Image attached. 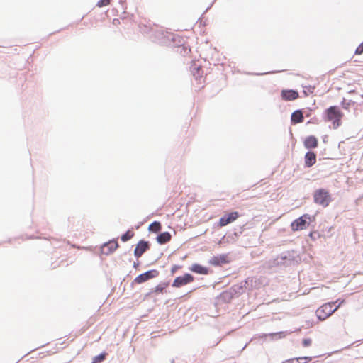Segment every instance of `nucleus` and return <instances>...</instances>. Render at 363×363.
Segmentation results:
<instances>
[{
	"label": "nucleus",
	"instance_id": "0eeeda50",
	"mask_svg": "<svg viewBox=\"0 0 363 363\" xmlns=\"http://www.w3.org/2000/svg\"><path fill=\"white\" fill-rule=\"evenodd\" d=\"M158 275V272L156 270H150L145 273L141 274L135 277L134 281L137 284L143 283L152 278H154Z\"/></svg>",
	"mask_w": 363,
	"mask_h": 363
},
{
	"label": "nucleus",
	"instance_id": "20e7f679",
	"mask_svg": "<svg viewBox=\"0 0 363 363\" xmlns=\"http://www.w3.org/2000/svg\"><path fill=\"white\" fill-rule=\"evenodd\" d=\"M307 220H311V216L308 214H303L301 217L294 220L291 223V230L296 232L306 229L309 225Z\"/></svg>",
	"mask_w": 363,
	"mask_h": 363
},
{
	"label": "nucleus",
	"instance_id": "ddd939ff",
	"mask_svg": "<svg viewBox=\"0 0 363 363\" xmlns=\"http://www.w3.org/2000/svg\"><path fill=\"white\" fill-rule=\"evenodd\" d=\"M303 145L307 149L316 148L318 145V139L313 135L308 136L305 139Z\"/></svg>",
	"mask_w": 363,
	"mask_h": 363
},
{
	"label": "nucleus",
	"instance_id": "a878e982",
	"mask_svg": "<svg viewBox=\"0 0 363 363\" xmlns=\"http://www.w3.org/2000/svg\"><path fill=\"white\" fill-rule=\"evenodd\" d=\"M164 289V287L157 286L155 289V291L162 294V293H163Z\"/></svg>",
	"mask_w": 363,
	"mask_h": 363
},
{
	"label": "nucleus",
	"instance_id": "a211bd4d",
	"mask_svg": "<svg viewBox=\"0 0 363 363\" xmlns=\"http://www.w3.org/2000/svg\"><path fill=\"white\" fill-rule=\"evenodd\" d=\"M161 223L158 221L153 222L148 227L149 230L153 233H158L161 230Z\"/></svg>",
	"mask_w": 363,
	"mask_h": 363
},
{
	"label": "nucleus",
	"instance_id": "b1692460",
	"mask_svg": "<svg viewBox=\"0 0 363 363\" xmlns=\"http://www.w3.org/2000/svg\"><path fill=\"white\" fill-rule=\"evenodd\" d=\"M311 344V340L310 338H306L303 340V345L304 347H308Z\"/></svg>",
	"mask_w": 363,
	"mask_h": 363
},
{
	"label": "nucleus",
	"instance_id": "6ab92c4d",
	"mask_svg": "<svg viewBox=\"0 0 363 363\" xmlns=\"http://www.w3.org/2000/svg\"><path fill=\"white\" fill-rule=\"evenodd\" d=\"M134 235H135L134 232L129 230L121 236V240L123 242H126V241L132 239L134 237Z\"/></svg>",
	"mask_w": 363,
	"mask_h": 363
},
{
	"label": "nucleus",
	"instance_id": "5701e85b",
	"mask_svg": "<svg viewBox=\"0 0 363 363\" xmlns=\"http://www.w3.org/2000/svg\"><path fill=\"white\" fill-rule=\"evenodd\" d=\"M307 359L311 360V357H300V358L296 359L295 363H305V362H303V361H305Z\"/></svg>",
	"mask_w": 363,
	"mask_h": 363
},
{
	"label": "nucleus",
	"instance_id": "2eb2a0df",
	"mask_svg": "<svg viewBox=\"0 0 363 363\" xmlns=\"http://www.w3.org/2000/svg\"><path fill=\"white\" fill-rule=\"evenodd\" d=\"M191 272L199 274H208V269L199 264H194L189 269Z\"/></svg>",
	"mask_w": 363,
	"mask_h": 363
},
{
	"label": "nucleus",
	"instance_id": "7ed1b4c3",
	"mask_svg": "<svg viewBox=\"0 0 363 363\" xmlns=\"http://www.w3.org/2000/svg\"><path fill=\"white\" fill-rule=\"evenodd\" d=\"M335 304V302L328 303L318 308L315 311L317 318L322 321L327 319L338 308V306L334 307Z\"/></svg>",
	"mask_w": 363,
	"mask_h": 363
},
{
	"label": "nucleus",
	"instance_id": "4468645a",
	"mask_svg": "<svg viewBox=\"0 0 363 363\" xmlns=\"http://www.w3.org/2000/svg\"><path fill=\"white\" fill-rule=\"evenodd\" d=\"M305 166L311 167L316 162V155L313 152H308L305 155Z\"/></svg>",
	"mask_w": 363,
	"mask_h": 363
},
{
	"label": "nucleus",
	"instance_id": "f03ea898",
	"mask_svg": "<svg viewBox=\"0 0 363 363\" xmlns=\"http://www.w3.org/2000/svg\"><path fill=\"white\" fill-rule=\"evenodd\" d=\"M314 202L323 207H327L332 201L328 191L325 189H317L313 194Z\"/></svg>",
	"mask_w": 363,
	"mask_h": 363
},
{
	"label": "nucleus",
	"instance_id": "423d86ee",
	"mask_svg": "<svg viewBox=\"0 0 363 363\" xmlns=\"http://www.w3.org/2000/svg\"><path fill=\"white\" fill-rule=\"evenodd\" d=\"M239 216V213L237 211L230 212L223 215L218 221V226L223 227L235 221Z\"/></svg>",
	"mask_w": 363,
	"mask_h": 363
},
{
	"label": "nucleus",
	"instance_id": "9d476101",
	"mask_svg": "<svg viewBox=\"0 0 363 363\" xmlns=\"http://www.w3.org/2000/svg\"><path fill=\"white\" fill-rule=\"evenodd\" d=\"M281 97L284 101H294L299 97L298 92L292 89L282 90Z\"/></svg>",
	"mask_w": 363,
	"mask_h": 363
},
{
	"label": "nucleus",
	"instance_id": "39448f33",
	"mask_svg": "<svg viewBox=\"0 0 363 363\" xmlns=\"http://www.w3.org/2000/svg\"><path fill=\"white\" fill-rule=\"evenodd\" d=\"M194 277L190 274H185L183 276L177 277L172 283V286L179 288L193 282Z\"/></svg>",
	"mask_w": 363,
	"mask_h": 363
},
{
	"label": "nucleus",
	"instance_id": "f8f14e48",
	"mask_svg": "<svg viewBox=\"0 0 363 363\" xmlns=\"http://www.w3.org/2000/svg\"><path fill=\"white\" fill-rule=\"evenodd\" d=\"M228 256L226 255H221L219 256L213 257L210 260L209 263L213 266H218L222 264L228 263Z\"/></svg>",
	"mask_w": 363,
	"mask_h": 363
},
{
	"label": "nucleus",
	"instance_id": "6e6552de",
	"mask_svg": "<svg viewBox=\"0 0 363 363\" xmlns=\"http://www.w3.org/2000/svg\"><path fill=\"white\" fill-rule=\"evenodd\" d=\"M118 247L116 240H110L101 247V253L106 255L113 253Z\"/></svg>",
	"mask_w": 363,
	"mask_h": 363
},
{
	"label": "nucleus",
	"instance_id": "9b49d317",
	"mask_svg": "<svg viewBox=\"0 0 363 363\" xmlns=\"http://www.w3.org/2000/svg\"><path fill=\"white\" fill-rule=\"evenodd\" d=\"M193 74L199 85V88H203L206 79L203 69L199 67H196L195 68V72H194Z\"/></svg>",
	"mask_w": 363,
	"mask_h": 363
},
{
	"label": "nucleus",
	"instance_id": "4be33fe9",
	"mask_svg": "<svg viewBox=\"0 0 363 363\" xmlns=\"http://www.w3.org/2000/svg\"><path fill=\"white\" fill-rule=\"evenodd\" d=\"M363 53V42L357 48L355 54L361 55Z\"/></svg>",
	"mask_w": 363,
	"mask_h": 363
},
{
	"label": "nucleus",
	"instance_id": "f257e3e1",
	"mask_svg": "<svg viewBox=\"0 0 363 363\" xmlns=\"http://www.w3.org/2000/svg\"><path fill=\"white\" fill-rule=\"evenodd\" d=\"M326 121H331L333 128H337L341 124L342 113L337 106H333L325 110Z\"/></svg>",
	"mask_w": 363,
	"mask_h": 363
},
{
	"label": "nucleus",
	"instance_id": "1a4fd4ad",
	"mask_svg": "<svg viewBox=\"0 0 363 363\" xmlns=\"http://www.w3.org/2000/svg\"><path fill=\"white\" fill-rule=\"evenodd\" d=\"M150 247L149 242L147 241L140 240L136 245L134 250V255L139 258L143 254L146 252Z\"/></svg>",
	"mask_w": 363,
	"mask_h": 363
},
{
	"label": "nucleus",
	"instance_id": "aec40b11",
	"mask_svg": "<svg viewBox=\"0 0 363 363\" xmlns=\"http://www.w3.org/2000/svg\"><path fill=\"white\" fill-rule=\"evenodd\" d=\"M106 352H103L97 356H95L93 357L91 363H101L106 359Z\"/></svg>",
	"mask_w": 363,
	"mask_h": 363
},
{
	"label": "nucleus",
	"instance_id": "393cba45",
	"mask_svg": "<svg viewBox=\"0 0 363 363\" xmlns=\"http://www.w3.org/2000/svg\"><path fill=\"white\" fill-rule=\"evenodd\" d=\"M182 267L179 265H174L171 268V273L174 274L178 269H181Z\"/></svg>",
	"mask_w": 363,
	"mask_h": 363
},
{
	"label": "nucleus",
	"instance_id": "412c9836",
	"mask_svg": "<svg viewBox=\"0 0 363 363\" xmlns=\"http://www.w3.org/2000/svg\"><path fill=\"white\" fill-rule=\"evenodd\" d=\"M111 3V0H99L97 3V6L99 7L105 6L109 5Z\"/></svg>",
	"mask_w": 363,
	"mask_h": 363
},
{
	"label": "nucleus",
	"instance_id": "f3484780",
	"mask_svg": "<svg viewBox=\"0 0 363 363\" xmlns=\"http://www.w3.org/2000/svg\"><path fill=\"white\" fill-rule=\"evenodd\" d=\"M171 238H172V235H170V233L169 232H164V233H160L157 237V241L158 243L162 245V244H165V243L168 242L169 241H170Z\"/></svg>",
	"mask_w": 363,
	"mask_h": 363
},
{
	"label": "nucleus",
	"instance_id": "dca6fc26",
	"mask_svg": "<svg viewBox=\"0 0 363 363\" xmlns=\"http://www.w3.org/2000/svg\"><path fill=\"white\" fill-rule=\"evenodd\" d=\"M303 118V113L301 110H297L291 114V122L294 124L302 123Z\"/></svg>",
	"mask_w": 363,
	"mask_h": 363
}]
</instances>
